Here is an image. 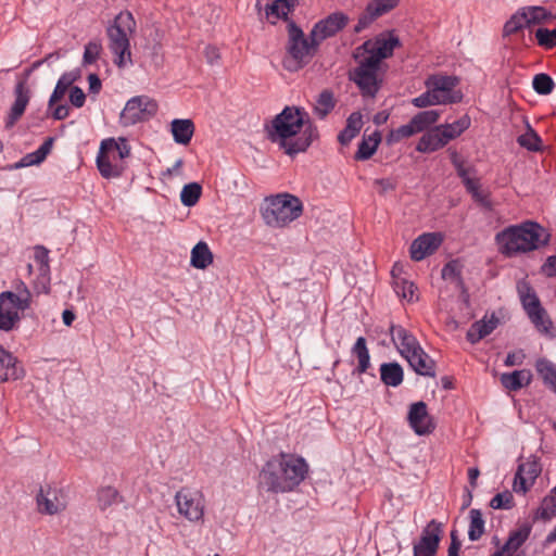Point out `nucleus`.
<instances>
[{
    "label": "nucleus",
    "instance_id": "nucleus-14",
    "mask_svg": "<svg viewBox=\"0 0 556 556\" xmlns=\"http://www.w3.org/2000/svg\"><path fill=\"white\" fill-rule=\"evenodd\" d=\"M348 23L349 16L345 13L341 11L333 12L313 26L312 37H316L321 43L325 39L337 35Z\"/></svg>",
    "mask_w": 556,
    "mask_h": 556
},
{
    "label": "nucleus",
    "instance_id": "nucleus-31",
    "mask_svg": "<svg viewBox=\"0 0 556 556\" xmlns=\"http://www.w3.org/2000/svg\"><path fill=\"white\" fill-rule=\"evenodd\" d=\"M532 375L530 370L521 369L513 372H504L501 375L502 386L509 391H518L527 387L531 382Z\"/></svg>",
    "mask_w": 556,
    "mask_h": 556
},
{
    "label": "nucleus",
    "instance_id": "nucleus-49",
    "mask_svg": "<svg viewBox=\"0 0 556 556\" xmlns=\"http://www.w3.org/2000/svg\"><path fill=\"white\" fill-rule=\"evenodd\" d=\"M440 117V112L437 110L421 111L413 118V124L418 132L426 130L431 125L435 124Z\"/></svg>",
    "mask_w": 556,
    "mask_h": 556
},
{
    "label": "nucleus",
    "instance_id": "nucleus-13",
    "mask_svg": "<svg viewBox=\"0 0 556 556\" xmlns=\"http://www.w3.org/2000/svg\"><path fill=\"white\" fill-rule=\"evenodd\" d=\"M407 420L417 435H428L435 429V422L428 413L427 404L422 401L415 402L409 406Z\"/></svg>",
    "mask_w": 556,
    "mask_h": 556
},
{
    "label": "nucleus",
    "instance_id": "nucleus-45",
    "mask_svg": "<svg viewBox=\"0 0 556 556\" xmlns=\"http://www.w3.org/2000/svg\"><path fill=\"white\" fill-rule=\"evenodd\" d=\"M556 516V494L549 492L543 497L540 507L534 513V520L542 519L544 521L551 520Z\"/></svg>",
    "mask_w": 556,
    "mask_h": 556
},
{
    "label": "nucleus",
    "instance_id": "nucleus-47",
    "mask_svg": "<svg viewBox=\"0 0 556 556\" xmlns=\"http://www.w3.org/2000/svg\"><path fill=\"white\" fill-rule=\"evenodd\" d=\"M536 371L545 384H549L556 392V366L546 358H540L535 364Z\"/></svg>",
    "mask_w": 556,
    "mask_h": 556
},
{
    "label": "nucleus",
    "instance_id": "nucleus-52",
    "mask_svg": "<svg viewBox=\"0 0 556 556\" xmlns=\"http://www.w3.org/2000/svg\"><path fill=\"white\" fill-rule=\"evenodd\" d=\"M532 87L536 93L541 96H547L552 93L555 84L549 75L540 73L533 77Z\"/></svg>",
    "mask_w": 556,
    "mask_h": 556
},
{
    "label": "nucleus",
    "instance_id": "nucleus-22",
    "mask_svg": "<svg viewBox=\"0 0 556 556\" xmlns=\"http://www.w3.org/2000/svg\"><path fill=\"white\" fill-rule=\"evenodd\" d=\"M113 138L102 140L97 156V167L101 176L104 178L119 177L123 168L118 165H113L108 154V146H113Z\"/></svg>",
    "mask_w": 556,
    "mask_h": 556
},
{
    "label": "nucleus",
    "instance_id": "nucleus-24",
    "mask_svg": "<svg viewBox=\"0 0 556 556\" xmlns=\"http://www.w3.org/2000/svg\"><path fill=\"white\" fill-rule=\"evenodd\" d=\"M444 530L443 523L431 519L422 529L419 540L416 542L419 545L438 551L442 540Z\"/></svg>",
    "mask_w": 556,
    "mask_h": 556
},
{
    "label": "nucleus",
    "instance_id": "nucleus-1",
    "mask_svg": "<svg viewBox=\"0 0 556 556\" xmlns=\"http://www.w3.org/2000/svg\"><path fill=\"white\" fill-rule=\"evenodd\" d=\"M267 138L277 143L289 156L306 152L319 138L317 126L311 122L307 112L299 106H286L266 126Z\"/></svg>",
    "mask_w": 556,
    "mask_h": 556
},
{
    "label": "nucleus",
    "instance_id": "nucleus-18",
    "mask_svg": "<svg viewBox=\"0 0 556 556\" xmlns=\"http://www.w3.org/2000/svg\"><path fill=\"white\" fill-rule=\"evenodd\" d=\"M62 492L58 489L47 486L41 488L37 494V506L41 514L55 515L66 508V503L61 498Z\"/></svg>",
    "mask_w": 556,
    "mask_h": 556
},
{
    "label": "nucleus",
    "instance_id": "nucleus-28",
    "mask_svg": "<svg viewBox=\"0 0 556 556\" xmlns=\"http://www.w3.org/2000/svg\"><path fill=\"white\" fill-rule=\"evenodd\" d=\"M458 102H460V96L458 93H454L453 96L439 97V94H435L431 88H427V91L412 100V104L416 108H427L438 104H453Z\"/></svg>",
    "mask_w": 556,
    "mask_h": 556
},
{
    "label": "nucleus",
    "instance_id": "nucleus-30",
    "mask_svg": "<svg viewBox=\"0 0 556 556\" xmlns=\"http://www.w3.org/2000/svg\"><path fill=\"white\" fill-rule=\"evenodd\" d=\"M296 4L298 0H275L265 7V15L267 18L273 16L275 20H283L288 23L290 21L289 14ZM270 23L276 24V21H270Z\"/></svg>",
    "mask_w": 556,
    "mask_h": 556
},
{
    "label": "nucleus",
    "instance_id": "nucleus-41",
    "mask_svg": "<svg viewBox=\"0 0 556 556\" xmlns=\"http://www.w3.org/2000/svg\"><path fill=\"white\" fill-rule=\"evenodd\" d=\"M470 118L468 115H464L454 123L440 125V128L443 132V138L445 141H451L457 137H459L465 130H467L470 126Z\"/></svg>",
    "mask_w": 556,
    "mask_h": 556
},
{
    "label": "nucleus",
    "instance_id": "nucleus-10",
    "mask_svg": "<svg viewBox=\"0 0 556 556\" xmlns=\"http://www.w3.org/2000/svg\"><path fill=\"white\" fill-rule=\"evenodd\" d=\"M157 109L159 106L155 100L147 96H136L126 102L121 114V119L125 125H135L153 117Z\"/></svg>",
    "mask_w": 556,
    "mask_h": 556
},
{
    "label": "nucleus",
    "instance_id": "nucleus-43",
    "mask_svg": "<svg viewBox=\"0 0 556 556\" xmlns=\"http://www.w3.org/2000/svg\"><path fill=\"white\" fill-rule=\"evenodd\" d=\"M518 291L520 294L522 306L527 314L542 307L538 295L535 294L534 290L529 283L525 282L518 286Z\"/></svg>",
    "mask_w": 556,
    "mask_h": 556
},
{
    "label": "nucleus",
    "instance_id": "nucleus-15",
    "mask_svg": "<svg viewBox=\"0 0 556 556\" xmlns=\"http://www.w3.org/2000/svg\"><path fill=\"white\" fill-rule=\"evenodd\" d=\"M30 75V70H27L25 77L18 80L14 88L15 100L11 106L10 113L7 117L5 126L12 127L24 114L26 106L30 99V89L27 86V78Z\"/></svg>",
    "mask_w": 556,
    "mask_h": 556
},
{
    "label": "nucleus",
    "instance_id": "nucleus-23",
    "mask_svg": "<svg viewBox=\"0 0 556 556\" xmlns=\"http://www.w3.org/2000/svg\"><path fill=\"white\" fill-rule=\"evenodd\" d=\"M413 370L425 377H435V362L420 348L405 358Z\"/></svg>",
    "mask_w": 556,
    "mask_h": 556
},
{
    "label": "nucleus",
    "instance_id": "nucleus-42",
    "mask_svg": "<svg viewBox=\"0 0 556 556\" xmlns=\"http://www.w3.org/2000/svg\"><path fill=\"white\" fill-rule=\"evenodd\" d=\"M520 147L531 152H540L543 150L542 139L538 132L527 123V131L517 138Z\"/></svg>",
    "mask_w": 556,
    "mask_h": 556
},
{
    "label": "nucleus",
    "instance_id": "nucleus-32",
    "mask_svg": "<svg viewBox=\"0 0 556 556\" xmlns=\"http://www.w3.org/2000/svg\"><path fill=\"white\" fill-rule=\"evenodd\" d=\"M363 127V115L361 112H353L346 118L345 127L339 132L338 141L348 146L361 131Z\"/></svg>",
    "mask_w": 556,
    "mask_h": 556
},
{
    "label": "nucleus",
    "instance_id": "nucleus-33",
    "mask_svg": "<svg viewBox=\"0 0 556 556\" xmlns=\"http://www.w3.org/2000/svg\"><path fill=\"white\" fill-rule=\"evenodd\" d=\"M380 142L381 132L379 130H375L369 136L364 135L362 141L358 143V148L354 154V159L356 161L369 160L376 153Z\"/></svg>",
    "mask_w": 556,
    "mask_h": 556
},
{
    "label": "nucleus",
    "instance_id": "nucleus-55",
    "mask_svg": "<svg viewBox=\"0 0 556 556\" xmlns=\"http://www.w3.org/2000/svg\"><path fill=\"white\" fill-rule=\"evenodd\" d=\"M535 38L539 46L547 50L553 49L556 47V28L548 29L540 27L535 30Z\"/></svg>",
    "mask_w": 556,
    "mask_h": 556
},
{
    "label": "nucleus",
    "instance_id": "nucleus-29",
    "mask_svg": "<svg viewBox=\"0 0 556 556\" xmlns=\"http://www.w3.org/2000/svg\"><path fill=\"white\" fill-rule=\"evenodd\" d=\"M79 78L80 70L78 68L63 73L50 96L49 106L52 108L58 101H60L65 96L68 88Z\"/></svg>",
    "mask_w": 556,
    "mask_h": 556
},
{
    "label": "nucleus",
    "instance_id": "nucleus-20",
    "mask_svg": "<svg viewBox=\"0 0 556 556\" xmlns=\"http://www.w3.org/2000/svg\"><path fill=\"white\" fill-rule=\"evenodd\" d=\"M390 334L393 343L396 345L400 354L406 358L415 351H420V344L408 330L402 326L391 325Z\"/></svg>",
    "mask_w": 556,
    "mask_h": 556
},
{
    "label": "nucleus",
    "instance_id": "nucleus-16",
    "mask_svg": "<svg viewBox=\"0 0 556 556\" xmlns=\"http://www.w3.org/2000/svg\"><path fill=\"white\" fill-rule=\"evenodd\" d=\"M280 464L278 456L269 459L264 465L260 478V483L266 486L268 492L273 493H285L288 492L286 483L282 479V472L280 471Z\"/></svg>",
    "mask_w": 556,
    "mask_h": 556
},
{
    "label": "nucleus",
    "instance_id": "nucleus-37",
    "mask_svg": "<svg viewBox=\"0 0 556 556\" xmlns=\"http://www.w3.org/2000/svg\"><path fill=\"white\" fill-rule=\"evenodd\" d=\"M190 263L198 269H205L213 263V253L206 242L200 241L193 247Z\"/></svg>",
    "mask_w": 556,
    "mask_h": 556
},
{
    "label": "nucleus",
    "instance_id": "nucleus-34",
    "mask_svg": "<svg viewBox=\"0 0 556 556\" xmlns=\"http://www.w3.org/2000/svg\"><path fill=\"white\" fill-rule=\"evenodd\" d=\"M53 141V137H48L36 151L24 155L21 159V161L15 165V167L20 168L31 165H38L41 162H43L52 149Z\"/></svg>",
    "mask_w": 556,
    "mask_h": 556
},
{
    "label": "nucleus",
    "instance_id": "nucleus-4",
    "mask_svg": "<svg viewBox=\"0 0 556 556\" xmlns=\"http://www.w3.org/2000/svg\"><path fill=\"white\" fill-rule=\"evenodd\" d=\"M136 29V21L129 11L118 13L113 23L106 28L109 48L115 55L114 64L123 68L132 64L129 35Z\"/></svg>",
    "mask_w": 556,
    "mask_h": 556
},
{
    "label": "nucleus",
    "instance_id": "nucleus-59",
    "mask_svg": "<svg viewBox=\"0 0 556 556\" xmlns=\"http://www.w3.org/2000/svg\"><path fill=\"white\" fill-rule=\"evenodd\" d=\"M34 258L35 262L39 265L40 274L47 276L50 270L49 250L43 245H36L34 248Z\"/></svg>",
    "mask_w": 556,
    "mask_h": 556
},
{
    "label": "nucleus",
    "instance_id": "nucleus-50",
    "mask_svg": "<svg viewBox=\"0 0 556 556\" xmlns=\"http://www.w3.org/2000/svg\"><path fill=\"white\" fill-rule=\"evenodd\" d=\"M202 194V187L198 182H190L184 186L180 192V201L185 206L195 205Z\"/></svg>",
    "mask_w": 556,
    "mask_h": 556
},
{
    "label": "nucleus",
    "instance_id": "nucleus-25",
    "mask_svg": "<svg viewBox=\"0 0 556 556\" xmlns=\"http://www.w3.org/2000/svg\"><path fill=\"white\" fill-rule=\"evenodd\" d=\"M442 135L440 126L426 131L419 139L416 150L420 153H430L443 148L447 144V141Z\"/></svg>",
    "mask_w": 556,
    "mask_h": 556
},
{
    "label": "nucleus",
    "instance_id": "nucleus-62",
    "mask_svg": "<svg viewBox=\"0 0 556 556\" xmlns=\"http://www.w3.org/2000/svg\"><path fill=\"white\" fill-rule=\"evenodd\" d=\"M70 102L77 109L84 106L86 102V94L80 87L73 85L70 87Z\"/></svg>",
    "mask_w": 556,
    "mask_h": 556
},
{
    "label": "nucleus",
    "instance_id": "nucleus-19",
    "mask_svg": "<svg viewBox=\"0 0 556 556\" xmlns=\"http://www.w3.org/2000/svg\"><path fill=\"white\" fill-rule=\"evenodd\" d=\"M459 84V78L454 75L432 74L425 80L426 88H431L439 97L453 96L458 93L460 101L463 100V93L460 90H455Z\"/></svg>",
    "mask_w": 556,
    "mask_h": 556
},
{
    "label": "nucleus",
    "instance_id": "nucleus-63",
    "mask_svg": "<svg viewBox=\"0 0 556 556\" xmlns=\"http://www.w3.org/2000/svg\"><path fill=\"white\" fill-rule=\"evenodd\" d=\"M451 161L457 172L458 177L462 179V181H464L466 178H470L469 173L475 172L473 168L465 167L464 162L462 160H459L458 154L456 152H454L452 154Z\"/></svg>",
    "mask_w": 556,
    "mask_h": 556
},
{
    "label": "nucleus",
    "instance_id": "nucleus-8",
    "mask_svg": "<svg viewBox=\"0 0 556 556\" xmlns=\"http://www.w3.org/2000/svg\"><path fill=\"white\" fill-rule=\"evenodd\" d=\"M401 46L397 36L390 33L388 37L379 35L374 39L366 40L357 47L353 53V58L365 56L374 63L381 65L382 60L393 55L395 48Z\"/></svg>",
    "mask_w": 556,
    "mask_h": 556
},
{
    "label": "nucleus",
    "instance_id": "nucleus-11",
    "mask_svg": "<svg viewBox=\"0 0 556 556\" xmlns=\"http://www.w3.org/2000/svg\"><path fill=\"white\" fill-rule=\"evenodd\" d=\"M280 471L288 492L296 488L306 477L308 465L301 456L281 453L278 456Z\"/></svg>",
    "mask_w": 556,
    "mask_h": 556
},
{
    "label": "nucleus",
    "instance_id": "nucleus-5",
    "mask_svg": "<svg viewBox=\"0 0 556 556\" xmlns=\"http://www.w3.org/2000/svg\"><path fill=\"white\" fill-rule=\"evenodd\" d=\"M303 213L301 200L290 193H279L266 198L262 207L265 224L274 228H282L299 218Z\"/></svg>",
    "mask_w": 556,
    "mask_h": 556
},
{
    "label": "nucleus",
    "instance_id": "nucleus-36",
    "mask_svg": "<svg viewBox=\"0 0 556 556\" xmlns=\"http://www.w3.org/2000/svg\"><path fill=\"white\" fill-rule=\"evenodd\" d=\"M336 104L333 91L324 89L316 98L313 112L319 119H325L333 111Z\"/></svg>",
    "mask_w": 556,
    "mask_h": 556
},
{
    "label": "nucleus",
    "instance_id": "nucleus-6",
    "mask_svg": "<svg viewBox=\"0 0 556 556\" xmlns=\"http://www.w3.org/2000/svg\"><path fill=\"white\" fill-rule=\"evenodd\" d=\"M354 59L357 66L350 71L349 78L357 86L363 98L374 99L382 86V78L379 76L380 65L365 56Z\"/></svg>",
    "mask_w": 556,
    "mask_h": 556
},
{
    "label": "nucleus",
    "instance_id": "nucleus-60",
    "mask_svg": "<svg viewBox=\"0 0 556 556\" xmlns=\"http://www.w3.org/2000/svg\"><path fill=\"white\" fill-rule=\"evenodd\" d=\"M102 51V45L99 40L89 41L85 46V51L83 55L84 64H93L100 56Z\"/></svg>",
    "mask_w": 556,
    "mask_h": 556
},
{
    "label": "nucleus",
    "instance_id": "nucleus-48",
    "mask_svg": "<svg viewBox=\"0 0 556 556\" xmlns=\"http://www.w3.org/2000/svg\"><path fill=\"white\" fill-rule=\"evenodd\" d=\"M440 117V112L437 110L421 111L413 118V124L418 132L426 130L431 125L435 124Z\"/></svg>",
    "mask_w": 556,
    "mask_h": 556
},
{
    "label": "nucleus",
    "instance_id": "nucleus-58",
    "mask_svg": "<svg viewBox=\"0 0 556 556\" xmlns=\"http://www.w3.org/2000/svg\"><path fill=\"white\" fill-rule=\"evenodd\" d=\"M397 3L399 0H371L366 7L379 17L394 9Z\"/></svg>",
    "mask_w": 556,
    "mask_h": 556
},
{
    "label": "nucleus",
    "instance_id": "nucleus-64",
    "mask_svg": "<svg viewBox=\"0 0 556 556\" xmlns=\"http://www.w3.org/2000/svg\"><path fill=\"white\" fill-rule=\"evenodd\" d=\"M374 185L379 188L378 192L384 195L389 191H393L396 188V182L391 178H378L374 180Z\"/></svg>",
    "mask_w": 556,
    "mask_h": 556
},
{
    "label": "nucleus",
    "instance_id": "nucleus-2",
    "mask_svg": "<svg viewBox=\"0 0 556 556\" xmlns=\"http://www.w3.org/2000/svg\"><path fill=\"white\" fill-rule=\"evenodd\" d=\"M549 240L551 233L532 220L510 225L495 235L498 251L506 257L539 250L547 245Z\"/></svg>",
    "mask_w": 556,
    "mask_h": 556
},
{
    "label": "nucleus",
    "instance_id": "nucleus-21",
    "mask_svg": "<svg viewBox=\"0 0 556 556\" xmlns=\"http://www.w3.org/2000/svg\"><path fill=\"white\" fill-rule=\"evenodd\" d=\"M25 375L17 358L0 345V383L22 379Z\"/></svg>",
    "mask_w": 556,
    "mask_h": 556
},
{
    "label": "nucleus",
    "instance_id": "nucleus-53",
    "mask_svg": "<svg viewBox=\"0 0 556 556\" xmlns=\"http://www.w3.org/2000/svg\"><path fill=\"white\" fill-rule=\"evenodd\" d=\"M534 327L542 333L547 334L552 328V320L547 317L543 307L528 314Z\"/></svg>",
    "mask_w": 556,
    "mask_h": 556
},
{
    "label": "nucleus",
    "instance_id": "nucleus-51",
    "mask_svg": "<svg viewBox=\"0 0 556 556\" xmlns=\"http://www.w3.org/2000/svg\"><path fill=\"white\" fill-rule=\"evenodd\" d=\"M522 10L527 15L529 27L542 24L552 18V13L543 7H525Z\"/></svg>",
    "mask_w": 556,
    "mask_h": 556
},
{
    "label": "nucleus",
    "instance_id": "nucleus-27",
    "mask_svg": "<svg viewBox=\"0 0 556 556\" xmlns=\"http://www.w3.org/2000/svg\"><path fill=\"white\" fill-rule=\"evenodd\" d=\"M194 130V123L190 118H176L170 123V131L174 141L178 144H189L193 137Z\"/></svg>",
    "mask_w": 556,
    "mask_h": 556
},
{
    "label": "nucleus",
    "instance_id": "nucleus-40",
    "mask_svg": "<svg viewBox=\"0 0 556 556\" xmlns=\"http://www.w3.org/2000/svg\"><path fill=\"white\" fill-rule=\"evenodd\" d=\"M531 533V527L523 525L515 531H511L504 546L503 551L506 553L516 552L529 538Z\"/></svg>",
    "mask_w": 556,
    "mask_h": 556
},
{
    "label": "nucleus",
    "instance_id": "nucleus-61",
    "mask_svg": "<svg viewBox=\"0 0 556 556\" xmlns=\"http://www.w3.org/2000/svg\"><path fill=\"white\" fill-rule=\"evenodd\" d=\"M376 15L366 7L365 11L359 15L356 25L354 26V33L359 34L366 29L375 20Z\"/></svg>",
    "mask_w": 556,
    "mask_h": 556
},
{
    "label": "nucleus",
    "instance_id": "nucleus-46",
    "mask_svg": "<svg viewBox=\"0 0 556 556\" xmlns=\"http://www.w3.org/2000/svg\"><path fill=\"white\" fill-rule=\"evenodd\" d=\"M469 529H468V538L470 541H478L484 533V519L482 517V513L480 509H471L469 511Z\"/></svg>",
    "mask_w": 556,
    "mask_h": 556
},
{
    "label": "nucleus",
    "instance_id": "nucleus-56",
    "mask_svg": "<svg viewBox=\"0 0 556 556\" xmlns=\"http://www.w3.org/2000/svg\"><path fill=\"white\" fill-rule=\"evenodd\" d=\"M416 134H418V131L410 119L409 123L402 125L396 129H392L388 136V142H399L402 139L409 138Z\"/></svg>",
    "mask_w": 556,
    "mask_h": 556
},
{
    "label": "nucleus",
    "instance_id": "nucleus-17",
    "mask_svg": "<svg viewBox=\"0 0 556 556\" xmlns=\"http://www.w3.org/2000/svg\"><path fill=\"white\" fill-rule=\"evenodd\" d=\"M442 236L438 232H426L417 237L409 247L413 261L419 262L433 254L442 243Z\"/></svg>",
    "mask_w": 556,
    "mask_h": 556
},
{
    "label": "nucleus",
    "instance_id": "nucleus-57",
    "mask_svg": "<svg viewBox=\"0 0 556 556\" xmlns=\"http://www.w3.org/2000/svg\"><path fill=\"white\" fill-rule=\"evenodd\" d=\"M515 505L514 496L510 491L506 490L504 492L497 493L490 501V506L493 509H510Z\"/></svg>",
    "mask_w": 556,
    "mask_h": 556
},
{
    "label": "nucleus",
    "instance_id": "nucleus-12",
    "mask_svg": "<svg viewBox=\"0 0 556 556\" xmlns=\"http://www.w3.org/2000/svg\"><path fill=\"white\" fill-rule=\"evenodd\" d=\"M541 471V463L535 456H531L526 463L519 464L513 482L514 492L526 494L533 486Z\"/></svg>",
    "mask_w": 556,
    "mask_h": 556
},
{
    "label": "nucleus",
    "instance_id": "nucleus-54",
    "mask_svg": "<svg viewBox=\"0 0 556 556\" xmlns=\"http://www.w3.org/2000/svg\"><path fill=\"white\" fill-rule=\"evenodd\" d=\"M393 289L399 296L412 302L414 301V294L417 290V287L414 285V282L402 277L393 280Z\"/></svg>",
    "mask_w": 556,
    "mask_h": 556
},
{
    "label": "nucleus",
    "instance_id": "nucleus-44",
    "mask_svg": "<svg viewBox=\"0 0 556 556\" xmlns=\"http://www.w3.org/2000/svg\"><path fill=\"white\" fill-rule=\"evenodd\" d=\"M527 27H529L527 15L521 8L516 13H514L510 16V18L506 21V23L504 24L503 36L507 37L517 34L518 31Z\"/></svg>",
    "mask_w": 556,
    "mask_h": 556
},
{
    "label": "nucleus",
    "instance_id": "nucleus-39",
    "mask_svg": "<svg viewBox=\"0 0 556 556\" xmlns=\"http://www.w3.org/2000/svg\"><path fill=\"white\" fill-rule=\"evenodd\" d=\"M352 353L358 358V366L355 368V372H366L370 366V355L364 337L357 338L352 348Z\"/></svg>",
    "mask_w": 556,
    "mask_h": 556
},
{
    "label": "nucleus",
    "instance_id": "nucleus-3",
    "mask_svg": "<svg viewBox=\"0 0 556 556\" xmlns=\"http://www.w3.org/2000/svg\"><path fill=\"white\" fill-rule=\"evenodd\" d=\"M288 40L286 43L287 56L283 59V67L289 72H298L305 67L316 55L320 42L316 37H312V30L308 37L294 21H289L287 25Z\"/></svg>",
    "mask_w": 556,
    "mask_h": 556
},
{
    "label": "nucleus",
    "instance_id": "nucleus-9",
    "mask_svg": "<svg viewBox=\"0 0 556 556\" xmlns=\"http://www.w3.org/2000/svg\"><path fill=\"white\" fill-rule=\"evenodd\" d=\"M27 298L14 295L13 291L0 293V330L9 332L17 328L22 313L28 309Z\"/></svg>",
    "mask_w": 556,
    "mask_h": 556
},
{
    "label": "nucleus",
    "instance_id": "nucleus-38",
    "mask_svg": "<svg viewBox=\"0 0 556 556\" xmlns=\"http://www.w3.org/2000/svg\"><path fill=\"white\" fill-rule=\"evenodd\" d=\"M97 501L100 510L104 511L113 504L124 502V497L113 486H102L97 492Z\"/></svg>",
    "mask_w": 556,
    "mask_h": 556
},
{
    "label": "nucleus",
    "instance_id": "nucleus-26",
    "mask_svg": "<svg viewBox=\"0 0 556 556\" xmlns=\"http://www.w3.org/2000/svg\"><path fill=\"white\" fill-rule=\"evenodd\" d=\"M498 318L492 314L489 320L484 318L475 321L466 333V339L471 343L476 344L486 336H489L498 325Z\"/></svg>",
    "mask_w": 556,
    "mask_h": 556
},
{
    "label": "nucleus",
    "instance_id": "nucleus-7",
    "mask_svg": "<svg viewBox=\"0 0 556 556\" xmlns=\"http://www.w3.org/2000/svg\"><path fill=\"white\" fill-rule=\"evenodd\" d=\"M178 514L186 520L199 523L204 521L205 497L200 490L181 488L175 494Z\"/></svg>",
    "mask_w": 556,
    "mask_h": 556
},
{
    "label": "nucleus",
    "instance_id": "nucleus-35",
    "mask_svg": "<svg viewBox=\"0 0 556 556\" xmlns=\"http://www.w3.org/2000/svg\"><path fill=\"white\" fill-rule=\"evenodd\" d=\"M404 371L396 363H383L380 366V379L388 387H399L403 382Z\"/></svg>",
    "mask_w": 556,
    "mask_h": 556
}]
</instances>
